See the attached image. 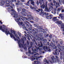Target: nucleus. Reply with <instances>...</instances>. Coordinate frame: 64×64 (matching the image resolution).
Instances as JSON below:
<instances>
[{"label": "nucleus", "instance_id": "nucleus-1", "mask_svg": "<svg viewBox=\"0 0 64 64\" xmlns=\"http://www.w3.org/2000/svg\"><path fill=\"white\" fill-rule=\"evenodd\" d=\"M26 22L28 24L25 22L24 24L26 25V27L27 28H28L30 32V33L33 32L34 35H37V33L38 32V28L35 29L34 28H30L32 27V25L30 24V23L28 22Z\"/></svg>", "mask_w": 64, "mask_h": 64}, {"label": "nucleus", "instance_id": "nucleus-2", "mask_svg": "<svg viewBox=\"0 0 64 64\" xmlns=\"http://www.w3.org/2000/svg\"><path fill=\"white\" fill-rule=\"evenodd\" d=\"M11 11L12 12L11 13V14L12 15H13L14 17L16 18V19H17L19 17V14H20V15H23V12L22 11H21L20 12V13H18V12H16L13 9H11Z\"/></svg>", "mask_w": 64, "mask_h": 64}, {"label": "nucleus", "instance_id": "nucleus-3", "mask_svg": "<svg viewBox=\"0 0 64 64\" xmlns=\"http://www.w3.org/2000/svg\"><path fill=\"white\" fill-rule=\"evenodd\" d=\"M39 11H41V12L40 13V15H41L42 17H46L47 19H50V16H46V12H44L42 8L39 9H38Z\"/></svg>", "mask_w": 64, "mask_h": 64}, {"label": "nucleus", "instance_id": "nucleus-4", "mask_svg": "<svg viewBox=\"0 0 64 64\" xmlns=\"http://www.w3.org/2000/svg\"><path fill=\"white\" fill-rule=\"evenodd\" d=\"M52 60V61H50V62L51 63H53V62H54L55 63H57L58 62V64H60V60H59V58L58 57V56H56V58H55V57L54 56H52L51 57Z\"/></svg>", "mask_w": 64, "mask_h": 64}, {"label": "nucleus", "instance_id": "nucleus-5", "mask_svg": "<svg viewBox=\"0 0 64 64\" xmlns=\"http://www.w3.org/2000/svg\"><path fill=\"white\" fill-rule=\"evenodd\" d=\"M18 15V18L17 19H16V21L17 22H19V20L21 21V20H23V21H27V18L25 17H23L21 16V15H20V14H19Z\"/></svg>", "mask_w": 64, "mask_h": 64}, {"label": "nucleus", "instance_id": "nucleus-6", "mask_svg": "<svg viewBox=\"0 0 64 64\" xmlns=\"http://www.w3.org/2000/svg\"><path fill=\"white\" fill-rule=\"evenodd\" d=\"M6 31H5V32H6V35H8V34H9L10 35V36L11 37V38H12L13 37V38H14V40L15 41L16 40V38L15 37V36H14L13 34L11 32H10L9 30H8V29H6Z\"/></svg>", "mask_w": 64, "mask_h": 64}, {"label": "nucleus", "instance_id": "nucleus-7", "mask_svg": "<svg viewBox=\"0 0 64 64\" xmlns=\"http://www.w3.org/2000/svg\"><path fill=\"white\" fill-rule=\"evenodd\" d=\"M49 47L50 48L52 47L54 49H56L57 48V46H56L55 44L54 43H51L49 46Z\"/></svg>", "mask_w": 64, "mask_h": 64}, {"label": "nucleus", "instance_id": "nucleus-8", "mask_svg": "<svg viewBox=\"0 0 64 64\" xmlns=\"http://www.w3.org/2000/svg\"><path fill=\"white\" fill-rule=\"evenodd\" d=\"M13 2V0H7L6 2H5L4 3H6V7H8L10 5V4H12V2Z\"/></svg>", "mask_w": 64, "mask_h": 64}, {"label": "nucleus", "instance_id": "nucleus-9", "mask_svg": "<svg viewBox=\"0 0 64 64\" xmlns=\"http://www.w3.org/2000/svg\"><path fill=\"white\" fill-rule=\"evenodd\" d=\"M18 38L19 40H18V39H16V40L18 41V43L19 45L20 48H21V46H22V47H23L24 46H23V44L22 43H20V38H19V37H18Z\"/></svg>", "mask_w": 64, "mask_h": 64}, {"label": "nucleus", "instance_id": "nucleus-10", "mask_svg": "<svg viewBox=\"0 0 64 64\" xmlns=\"http://www.w3.org/2000/svg\"><path fill=\"white\" fill-rule=\"evenodd\" d=\"M44 3V0H39V3L38 2V0H37L36 3L37 6H38L39 3L40 4V5H41Z\"/></svg>", "mask_w": 64, "mask_h": 64}, {"label": "nucleus", "instance_id": "nucleus-11", "mask_svg": "<svg viewBox=\"0 0 64 64\" xmlns=\"http://www.w3.org/2000/svg\"><path fill=\"white\" fill-rule=\"evenodd\" d=\"M40 44H38V47L36 48V50H38L39 49V48H41V47H42L43 46V45L42 44V42L40 41L39 43Z\"/></svg>", "mask_w": 64, "mask_h": 64}, {"label": "nucleus", "instance_id": "nucleus-12", "mask_svg": "<svg viewBox=\"0 0 64 64\" xmlns=\"http://www.w3.org/2000/svg\"><path fill=\"white\" fill-rule=\"evenodd\" d=\"M54 5H53V4L52 3H51L50 4V5H49V8L48 9L49 12L50 11H51V10H52V8L53 7Z\"/></svg>", "mask_w": 64, "mask_h": 64}, {"label": "nucleus", "instance_id": "nucleus-13", "mask_svg": "<svg viewBox=\"0 0 64 64\" xmlns=\"http://www.w3.org/2000/svg\"><path fill=\"white\" fill-rule=\"evenodd\" d=\"M47 3L46 2L45 4V9L44 10V11L46 12H49V10L48 9V8L47 7Z\"/></svg>", "mask_w": 64, "mask_h": 64}, {"label": "nucleus", "instance_id": "nucleus-14", "mask_svg": "<svg viewBox=\"0 0 64 64\" xmlns=\"http://www.w3.org/2000/svg\"><path fill=\"white\" fill-rule=\"evenodd\" d=\"M53 2L55 4V3L56 4V5L55 6V7L56 8H58V6H59V3H57V2H56L55 1H53Z\"/></svg>", "mask_w": 64, "mask_h": 64}, {"label": "nucleus", "instance_id": "nucleus-15", "mask_svg": "<svg viewBox=\"0 0 64 64\" xmlns=\"http://www.w3.org/2000/svg\"><path fill=\"white\" fill-rule=\"evenodd\" d=\"M37 39L38 40H39V36H36L34 38V40L35 42V41H37Z\"/></svg>", "mask_w": 64, "mask_h": 64}, {"label": "nucleus", "instance_id": "nucleus-16", "mask_svg": "<svg viewBox=\"0 0 64 64\" xmlns=\"http://www.w3.org/2000/svg\"><path fill=\"white\" fill-rule=\"evenodd\" d=\"M43 48L44 49V51L45 52H47V50H48V47H47L45 46H44Z\"/></svg>", "mask_w": 64, "mask_h": 64}, {"label": "nucleus", "instance_id": "nucleus-17", "mask_svg": "<svg viewBox=\"0 0 64 64\" xmlns=\"http://www.w3.org/2000/svg\"><path fill=\"white\" fill-rule=\"evenodd\" d=\"M8 8H7V10L8 11V12H9L10 11V9H13V7L10 6V5L8 6Z\"/></svg>", "mask_w": 64, "mask_h": 64}, {"label": "nucleus", "instance_id": "nucleus-18", "mask_svg": "<svg viewBox=\"0 0 64 64\" xmlns=\"http://www.w3.org/2000/svg\"><path fill=\"white\" fill-rule=\"evenodd\" d=\"M54 54L55 55H59V53L58 51V50L57 49H56L54 50Z\"/></svg>", "mask_w": 64, "mask_h": 64}, {"label": "nucleus", "instance_id": "nucleus-19", "mask_svg": "<svg viewBox=\"0 0 64 64\" xmlns=\"http://www.w3.org/2000/svg\"><path fill=\"white\" fill-rule=\"evenodd\" d=\"M56 24H58L59 25H61V24H62L63 23H62V22L61 21H57L56 22Z\"/></svg>", "mask_w": 64, "mask_h": 64}, {"label": "nucleus", "instance_id": "nucleus-20", "mask_svg": "<svg viewBox=\"0 0 64 64\" xmlns=\"http://www.w3.org/2000/svg\"><path fill=\"white\" fill-rule=\"evenodd\" d=\"M57 18L56 17H54L52 18V20L54 21H58V19H57Z\"/></svg>", "mask_w": 64, "mask_h": 64}, {"label": "nucleus", "instance_id": "nucleus-21", "mask_svg": "<svg viewBox=\"0 0 64 64\" xmlns=\"http://www.w3.org/2000/svg\"><path fill=\"white\" fill-rule=\"evenodd\" d=\"M30 1L31 2H30V4L34 6L35 4H34V2L32 0H31Z\"/></svg>", "mask_w": 64, "mask_h": 64}, {"label": "nucleus", "instance_id": "nucleus-22", "mask_svg": "<svg viewBox=\"0 0 64 64\" xmlns=\"http://www.w3.org/2000/svg\"><path fill=\"white\" fill-rule=\"evenodd\" d=\"M60 26H61V28L62 29H63V31L64 32V24L63 23L62 24H61L60 25Z\"/></svg>", "mask_w": 64, "mask_h": 64}, {"label": "nucleus", "instance_id": "nucleus-23", "mask_svg": "<svg viewBox=\"0 0 64 64\" xmlns=\"http://www.w3.org/2000/svg\"><path fill=\"white\" fill-rule=\"evenodd\" d=\"M4 28V29H2H2H0V30H2V32H5V33H6V32H5V31H6V29H7V28H6H6H5V27H4V28ZM4 29H5V30H4Z\"/></svg>", "mask_w": 64, "mask_h": 64}, {"label": "nucleus", "instance_id": "nucleus-24", "mask_svg": "<svg viewBox=\"0 0 64 64\" xmlns=\"http://www.w3.org/2000/svg\"><path fill=\"white\" fill-rule=\"evenodd\" d=\"M45 6H46L45 4V5L44 4H43L42 6H40V7L41 8L44 9L45 8Z\"/></svg>", "mask_w": 64, "mask_h": 64}, {"label": "nucleus", "instance_id": "nucleus-25", "mask_svg": "<svg viewBox=\"0 0 64 64\" xmlns=\"http://www.w3.org/2000/svg\"><path fill=\"white\" fill-rule=\"evenodd\" d=\"M22 10V8H18V13H20V11Z\"/></svg>", "mask_w": 64, "mask_h": 64}, {"label": "nucleus", "instance_id": "nucleus-26", "mask_svg": "<svg viewBox=\"0 0 64 64\" xmlns=\"http://www.w3.org/2000/svg\"><path fill=\"white\" fill-rule=\"evenodd\" d=\"M18 3L19 5H23V3L20 1H18Z\"/></svg>", "mask_w": 64, "mask_h": 64}, {"label": "nucleus", "instance_id": "nucleus-27", "mask_svg": "<svg viewBox=\"0 0 64 64\" xmlns=\"http://www.w3.org/2000/svg\"><path fill=\"white\" fill-rule=\"evenodd\" d=\"M27 16L28 18H32V16L31 14H28Z\"/></svg>", "mask_w": 64, "mask_h": 64}, {"label": "nucleus", "instance_id": "nucleus-28", "mask_svg": "<svg viewBox=\"0 0 64 64\" xmlns=\"http://www.w3.org/2000/svg\"><path fill=\"white\" fill-rule=\"evenodd\" d=\"M43 41L44 42V43H46L47 42V39H43Z\"/></svg>", "mask_w": 64, "mask_h": 64}, {"label": "nucleus", "instance_id": "nucleus-29", "mask_svg": "<svg viewBox=\"0 0 64 64\" xmlns=\"http://www.w3.org/2000/svg\"><path fill=\"white\" fill-rule=\"evenodd\" d=\"M50 19H51L52 18L53 16V15L52 14H50Z\"/></svg>", "mask_w": 64, "mask_h": 64}, {"label": "nucleus", "instance_id": "nucleus-30", "mask_svg": "<svg viewBox=\"0 0 64 64\" xmlns=\"http://www.w3.org/2000/svg\"><path fill=\"white\" fill-rule=\"evenodd\" d=\"M31 59L32 61H34V60H35V59H36V58H31Z\"/></svg>", "mask_w": 64, "mask_h": 64}, {"label": "nucleus", "instance_id": "nucleus-31", "mask_svg": "<svg viewBox=\"0 0 64 64\" xmlns=\"http://www.w3.org/2000/svg\"><path fill=\"white\" fill-rule=\"evenodd\" d=\"M22 11L23 12H26V10L25 8H23L22 10Z\"/></svg>", "mask_w": 64, "mask_h": 64}, {"label": "nucleus", "instance_id": "nucleus-32", "mask_svg": "<svg viewBox=\"0 0 64 64\" xmlns=\"http://www.w3.org/2000/svg\"><path fill=\"white\" fill-rule=\"evenodd\" d=\"M32 6H30V8L32 9H34V10H36V8L35 7H32Z\"/></svg>", "mask_w": 64, "mask_h": 64}, {"label": "nucleus", "instance_id": "nucleus-33", "mask_svg": "<svg viewBox=\"0 0 64 64\" xmlns=\"http://www.w3.org/2000/svg\"><path fill=\"white\" fill-rule=\"evenodd\" d=\"M23 28L24 29L26 30V31H28V30H27V29H26V27H24Z\"/></svg>", "mask_w": 64, "mask_h": 64}, {"label": "nucleus", "instance_id": "nucleus-34", "mask_svg": "<svg viewBox=\"0 0 64 64\" xmlns=\"http://www.w3.org/2000/svg\"><path fill=\"white\" fill-rule=\"evenodd\" d=\"M27 20L28 21H31V19L30 18H28L27 19Z\"/></svg>", "mask_w": 64, "mask_h": 64}, {"label": "nucleus", "instance_id": "nucleus-35", "mask_svg": "<svg viewBox=\"0 0 64 64\" xmlns=\"http://www.w3.org/2000/svg\"><path fill=\"white\" fill-rule=\"evenodd\" d=\"M24 16H26L27 15V12H24Z\"/></svg>", "mask_w": 64, "mask_h": 64}, {"label": "nucleus", "instance_id": "nucleus-36", "mask_svg": "<svg viewBox=\"0 0 64 64\" xmlns=\"http://www.w3.org/2000/svg\"><path fill=\"white\" fill-rule=\"evenodd\" d=\"M24 50H26L27 49V47L26 46H25L24 47V46L22 48H23Z\"/></svg>", "mask_w": 64, "mask_h": 64}, {"label": "nucleus", "instance_id": "nucleus-37", "mask_svg": "<svg viewBox=\"0 0 64 64\" xmlns=\"http://www.w3.org/2000/svg\"><path fill=\"white\" fill-rule=\"evenodd\" d=\"M44 62L46 63H48V62L47 60H45Z\"/></svg>", "mask_w": 64, "mask_h": 64}, {"label": "nucleus", "instance_id": "nucleus-38", "mask_svg": "<svg viewBox=\"0 0 64 64\" xmlns=\"http://www.w3.org/2000/svg\"><path fill=\"white\" fill-rule=\"evenodd\" d=\"M34 25L35 26V27H38V24H34Z\"/></svg>", "mask_w": 64, "mask_h": 64}, {"label": "nucleus", "instance_id": "nucleus-39", "mask_svg": "<svg viewBox=\"0 0 64 64\" xmlns=\"http://www.w3.org/2000/svg\"><path fill=\"white\" fill-rule=\"evenodd\" d=\"M17 3H16V5H19V1H17Z\"/></svg>", "mask_w": 64, "mask_h": 64}, {"label": "nucleus", "instance_id": "nucleus-40", "mask_svg": "<svg viewBox=\"0 0 64 64\" xmlns=\"http://www.w3.org/2000/svg\"><path fill=\"white\" fill-rule=\"evenodd\" d=\"M43 33H44V34L45 35H46V34H47V32H46L44 31L43 32Z\"/></svg>", "mask_w": 64, "mask_h": 64}, {"label": "nucleus", "instance_id": "nucleus-41", "mask_svg": "<svg viewBox=\"0 0 64 64\" xmlns=\"http://www.w3.org/2000/svg\"><path fill=\"white\" fill-rule=\"evenodd\" d=\"M32 58H34V57H35V58H38L37 56H32Z\"/></svg>", "mask_w": 64, "mask_h": 64}, {"label": "nucleus", "instance_id": "nucleus-42", "mask_svg": "<svg viewBox=\"0 0 64 64\" xmlns=\"http://www.w3.org/2000/svg\"><path fill=\"white\" fill-rule=\"evenodd\" d=\"M18 34L19 35V37H21V33L20 32H18Z\"/></svg>", "mask_w": 64, "mask_h": 64}, {"label": "nucleus", "instance_id": "nucleus-43", "mask_svg": "<svg viewBox=\"0 0 64 64\" xmlns=\"http://www.w3.org/2000/svg\"><path fill=\"white\" fill-rule=\"evenodd\" d=\"M11 4V6H13V7L14 6V4H12V3L11 4Z\"/></svg>", "mask_w": 64, "mask_h": 64}, {"label": "nucleus", "instance_id": "nucleus-44", "mask_svg": "<svg viewBox=\"0 0 64 64\" xmlns=\"http://www.w3.org/2000/svg\"><path fill=\"white\" fill-rule=\"evenodd\" d=\"M10 30L11 31H10V32H11V33H13V32L14 30Z\"/></svg>", "mask_w": 64, "mask_h": 64}, {"label": "nucleus", "instance_id": "nucleus-45", "mask_svg": "<svg viewBox=\"0 0 64 64\" xmlns=\"http://www.w3.org/2000/svg\"><path fill=\"white\" fill-rule=\"evenodd\" d=\"M61 19L62 20L63 19V16H62L60 17Z\"/></svg>", "mask_w": 64, "mask_h": 64}, {"label": "nucleus", "instance_id": "nucleus-46", "mask_svg": "<svg viewBox=\"0 0 64 64\" xmlns=\"http://www.w3.org/2000/svg\"><path fill=\"white\" fill-rule=\"evenodd\" d=\"M60 44L62 45V44L63 43V41H62V40H61V41H60Z\"/></svg>", "mask_w": 64, "mask_h": 64}, {"label": "nucleus", "instance_id": "nucleus-47", "mask_svg": "<svg viewBox=\"0 0 64 64\" xmlns=\"http://www.w3.org/2000/svg\"><path fill=\"white\" fill-rule=\"evenodd\" d=\"M49 37H50V38H52V36L51 34H50L49 36Z\"/></svg>", "mask_w": 64, "mask_h": 64}, {"label": "nucleus", "instance_id": "nucleus-48", "mask_svg": "<svg viewBox=\"0 0 64 64\" xmlns=\"http://www.w3.org/2000/svg\"><path fill=\"white\" fill-rule=\"evenodd\" d=\"M59 2L60 3H62L63 2L62 1V0H60L59 1Z\"/></svg>", "mask_w": 64, "mask_h": 64}, {"label": "nucleus", "instance_id": "nucleus-49", "mask_svg": "<svg viewBox=\"0 0 64 64\" xmlns=\"http://www.w3.org/2000/svg\"><path fill=\"white\" fill-rule=\"evenodd\" d=\"M20 1L22 2H25V0H20Z\"/></svg>", "mask_w": 64, "mask_h": 64}, {"label": "nucleus", "instance_id": "nucleus-50", "mask_svg": "<svg viewBox=\"0 0 64 64\" xmlns=\"http://www.w3.org/2000/svg\"><path fill=\"white\" fill-rule=\"evenodd\" d=\"M60 10H61V8H59L58 9V11H60Z\"/></svg>", "mask_w": 64, "mask_h": 64}, {"label": "nucleus", "instance_id": "nucleus-51", "mask_svg": "<svg viewBox=\"0 0 64 64\" xmlns=\"http://www.w3.org/2000/svg\"><path fill=\"white\" fill-rule=\"evenodd\" d=\"M62 16V14H60L59 15V16H60V17H61Z\"/></svg>", "mask_w": 64, "mask_h": 64}, {"label": "nucleus", "instance_id": "nucleus-52", "mask_svg": "<svg viewBox=\"0 0 64 64\" xmlns=\"http://www.w3.org/2000/svg\"><path fill=\"white\" fill-rule=\"evenodd\" d=\"M4 2H1V4H2V5H4Z\"/></svg>", "mask_w": 64, "mask_h": 64}, {"label": "nucleus", "instance_id": "nucleus-53", "mask_svg": "<svg viewBox=\"0 0 64 64\" xmlns=\"http://www.w3.org/2000/svg\"><path fill=\"white\" fill-rule=\"evenodd\" d=\"M49 52H51V49H49V50H47Z\"/></svg>", "mask_w": 64, "mask_h": 64}, {"label": "nucleus", "instance_id": "nucleus-54", "mask_svg": "<svg viewBox=\"0 0 64 64\" xmlns=\"http://www.w3.org/2000/svg\"><path fill=\"white\" fill-rule=\"evenodd\" d=\"M21 26L22 27H23L24 26H25V25L24 24H22Z\"/></svg>", "mask_w": 64, "mask_h": 64}, {"label": "nucleus", "instance_id": "nucleus-55", "mask_svg": "<svg viewBox=\"0 0 64 64\" xmlns=\"http://www.w3.org/2000/svg\"><path fill=\"white\" fill-rule=\"evenodd\" d=\"M26 5V6H29V4H28V3H26L25 4Z\"/></svg>", "mask_w": 64, "mask_h": 64}, {"label": "nucleus", "instance_id": "nucleus-56", "mask_svg": "<svg viewBox=\"0 0 64 64\" xmlns=\"http://www.w3.org/2000/svg\"><path fill=\"white\" fill-rule=\"evenodd\" d=\"M15 34V36H16V37H17L18 36V34Z\"/></svg>", "mask_w": 64, "mask_h": 64}, {"label": "nucleus", "instance_id": "nucleus-57", "mask_svg": "<svg viewBox=\"0 0 64 64\" xmlns=\"http://www.w3.org/2000/svg\"><path fill=\"white\" fill-rule=\"evenodd\" d=\"M13 32L14 33V34H16V32H15V31L14 30Z\"/></svg>", "mask_w": 64, "mask_h": 64}, {"label": "nucleus", "instance_id": "nucleus-58", "mask_svg": "<svg viewBox=\"0 0 64 64\" xmlns=\"http://www.w3.org/2000/svg\"><path fill=\"white\" fill-rule=\"evenodd\" d=\"M47 45H49V42H47Z\"/></svg>", "mask_w": 64, "mask_h": 64}, {"label": "nucleus", "instance_id": "nucleus-59", "mask_svg": "<svg viewBox=\"0 0 64 64\" xmlns=\"http://www.w3.org/2000/svg\"><path fill=\"white\" fill-rule=\"evenodd\" d=\"M3 27L1 26H0V29H2V28Z\"/></svg>", "mask_w": 64, "mask_h": 64}, {"label": "nucleus", "instance_id": "nucleus-60", "mask_svg": "<svg viewBox=\"0 0 64 64\" xmlns=\"http://www.w3.org/2000/svg\"><path fill=\"white\" fill-rule=\"evenodd\" d=\"M22 24H23V22H21L20 23V24L22 26Z\"/></svg>", "mask_w": 64, "mask_h": 64}, {"label": "nucleus", "instance_id": "nucleus-61", "mask_svg": "<svg viewBox=\"0 0 64 64\" xmlns=\"http://www.w3.org/2000/svg\"><path fill=\"white\" fill-rule=\"evenodd\" d=\"M30 22L32 23H34V22L33 21H30Z\"/></svg>", "mask_w": 64, "mask_h": 64}, {"label": "nucleus", "instance_id": "nucleus-62", "mask_svg": "<svg viewBox=\"0 0 64 64\" xmlns=\"http://www.w3.org/2000/svg\"><path fill=\"white\" fill-rule=\"evenodd\" d=\"M60 58L61 59H62L63 58V57H62V56H61L60 57Z\"/></svg>", "mask_w": 64, "mask_h": 64}, {"label": "nucleus", "instance_id": "nucleus-63", "mask_svg": "<svg viewBox=\"0 0 64 64\" xmlns=\"http://www.w3.org/2000/svg\"><path fill=\"white\" fill-rule=\"evenodd\" d=\"M32 51L33 52H34V48H32Z\"/></svg>", "mask_w": 64, "mask_h": 64}, {"label": "nucleus", "instance_id": "nucleus-64", "mask_svg": "<svg viewBox=\"0 0 64 64\" xmlns=\"http://www.w3.org/2000/svg\"><path fill=\"white\" fill-rule=\"evenodd\" d=\"M62 12H64V10L63 9V10H62Z\"/></svg>", "mask_w": 64, "mask_h": 64}]
</instances>
